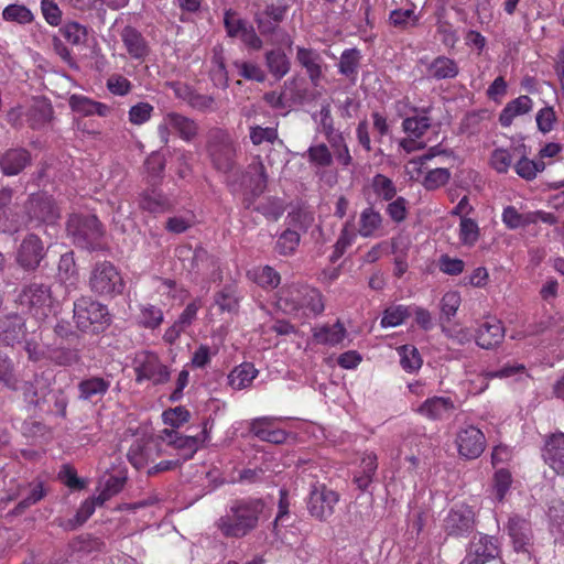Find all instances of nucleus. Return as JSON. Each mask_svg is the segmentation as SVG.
Segmentation results:
<instances>
[{
	"instance_id": "obj_3",
	"label": "nucleus",
	"mask_w": 564,
	"mask_h": 564,
	"mask_svg": "<svg viewBox=\"0 0 564 564\" xmlns=\"http://www.w3.org/2000/svg\"><path fill=\"white\" fill-rule=\"evenodd\" d=\"M73 318L79 332L91 335L104 333L112 322L108 306L90 296H80L74 302Z\"/></svg>"
},
{
	"instance_id": "obj_25",
	"label": "nucleus",
	"mask_w": 564,
	"mask_h": 564,
	"mask_svg": "<svg viewBox=\"0 0 564 564\" xmlns=\"http://www.w3.org/2000/svg\"><path fill=\"white\" fill-rule=\"evenodd\" d=\"M505 337V327L500 321L491 319L481 323L476 332V344L482 349L497 347Z\"/></svg>"
},
{
	"instance_id": "obj_15",
	"label": "nucleus",
	"mask_w": 564,
	"mask_h": 564,
	"mask_svg": "<svg viewBox=\"0 0 564 564\" xmlns=\"http://www.w3.org/2000/svg\"><path fill=\"white\" fill-rule=\"evenodd\" d=\"M207 424V422H204L200 432L191 435H183L174 430L164 431L169 444L180 452L183 462L193 458L208 438Z\"/></svg>"
},
{
	"instance_id": "obj_44",
	"label": "nucleus",
	"mask_w": 564,
	"mask_h": 564,
	"mask_svg": "<svg viewBox=\"0 0 564 564\" xmlns=\"http://www.w3.org/2000/svg\"><path fill=\"white\" fill-rule=\"evenodd\" d=\"M411 316L412 310L410 305H392L384 310L380 325L383 328L395 327L404 323Z\"/></svg>"
},
{
	"instance_id": "obj_16",
	"label": "nucleus",
	"mask_w": 564,
	"mask_h": 564,
	"mask_svg": "<svg viewBox=\"0 0 564 564\" xmlns=\"http://www.w3.org/2000/svg\"><path fill=\"white\" fill-rule=\"evenodd\" d=\"M32 163V153L24 147H11L0 151V172L4 176H18Z\"/></svg>"
},
{
	"instance_id": "obj_32",
	"label": "nucleus",
	"mask_w": 564,
	"mask_h": 564,
	"mask_svg": "<svg viewBox=\"0 0 564 564\" xmlns=\"http://www.w3.org/2000/svg\"><path fill=\"white\" fill-rule=\"evenodd\" d=\"M248 169L251 174L249 178L250 194L256 198L264 193L268 186L269 176L260 155L254 158Z\"/></svg>"
},
{
	"instance_id": "obj_17",
	"label": "nucleus",
	"mask_w": 564,
	"mask_h": 564,
	"mask_svg": "<svg viewBox=\"0 0 564 564\" xmlns=\"http://www.w3.org/2000/svg\"><path fill=\"white\" fill-rule=\"evenodd\" d=\"M291 7L289 0H276L256 13L254 20L262 35L273 34Z\"/></svg>"
},
{
	"instance_id": "obj_30",
	"label": "nucleus",
	"mask_w": 564,
	"mask_h": 564,
	"mask_svg": "<svg viewBox=\"0 0 564 564\" xmlns=\"http://www.w3.org/2000/svg\"><path fill=\"white\" fill-rule=\"evenodd\" d=\"M70 109L83 116L107 117L110 113V107L106 104L95 101L83 95H72L68 99Z\"/></svg>"
},
{
	"instance_id": "obj_64",
	"label": "nucleus",
	"mask_w": 564,
	"mask_h": 564,
	"mask_svg": "<svg viewBox=\"0 0 564 564\" xmlns=\"http://www.w3.org/2000/svg\"><path fill=\"white\" fill-rule=\"evenodd\" d=\"M549 517L552 525L564 535V501L553 500L549 507Z\"/></svg>"
},
{
	"instance_id": "obj_27",
	"label": "nucleus",
	"mask_w": 564,
	"mask_h": 564,
	"mask_svg": "<svg viewBox=\"0 0 564 564\" xmlns=\"http://www.w3.org/2000/svg\"><path fill=\"white\" fill-rule=\"evenodd\" d=\"M165 121L185 142L194 141L199 133V124L194 119L182 113L169 112L165 115Z\"/></svg>"
},
{
	"instance_id": "obj_47",
	"label": "nucleus",
	"mask_w": 564,
	"mask_h": 564,
	"mask_svg": "<svg viewBox=\"0 0 564 564\" xmlns=\"http://www.w3.org/2000/svg\"><path fill=\"white\" fill-rule=\"evenodd\" d=\"M254 210L263 215L270 221H276L284 214V202L278 197H267L254 207Z\"/></svg>"
},
{
	"instance_id": "obj_18",
	"label": "nucleus",
	"mask_w": 564,
	"mask_h": 564,
	"mask_svg": "<svg viewBox=\"0 0 564 564\" xmlns=\"http://www.w3.org/2000/svg\"><path fill=\"white\" fill-rule=\"evenodd\" d=\"M456 444L460 456L475 459L485 451L486 438L479 429L469 425L458 432Z\"/></svg>"
},
{
	"instance_id": "obj_2",
	"label": "nucleus",
	"mask_w": 564,
	"mask_h": 564,
	"mask_svg": "<svg viewBox=\"0 0 564 564\" xmlns=\"http://www.w3.org/2000/svg\"><path fill=\"white\" fill-rule=\"evenodd\" d=\"M53 386L54 377L50 372L35 373L31 380L23 383V398L29 405L39 410L46 409L48 399H53L57 414L64 417L68 404L67 397L62 389H54Z\"/></svg>"
},
{
	"instance_id": "obj_52",
	"label": "nucleus",
	"mask_w": 564,
	"mask_h": 564,
	"mask_svg": "<svg viewBox=\"0 0 564 564\" xmlns=\"http://www.w3.org/2000/svg\"><path fill=\"white\" fill-rule=\"evenodd\" d=\"M460 305V295L458 292H447L443 295L440 307H441V317L440 319L443 322H449L453 316L457 313V310Z\"/></svg>"
},
{
	"instance_id": "obj_56",
	"label": "nucleus",
	"mask_w": 564,
	"mask_h": 564,
	"mask_svg": "<svg viewBox=\"0 0 564 564\" xmlns=\"http://www.w3.org/2000/svg\"><path fill=\"white\" fill-rule=\"evenodd\" d=\"M389 20L393 26L406 29L409 25L415 26L419 22V17L411 9H395L390 12Z\"/></svg>"
},
{
	"instance_id": "obj_63",
	"label": "nucleus",
	"mask_w": 564,
	"mask_h": 564,
	"mask_svg": "<svg viewBox=\"0 0 564 564\" xmlns=\"http://www.w3.org/2000/svg\"><path fill=\"white\" fill-rule=\"evenodd\" d=\"M61 33L67 42L74 45L85 42L87 36L86 28L77 22L67 23L61 29Z\"/></svg>"
},
{
	"instance_id": "obj_62",
	"label": "nucleus",
	"mask_w": 564,
	"mask_h": 564,
	"mask_svg": "<svg viewBox=\"0 0 564 564\" xmlns=\"http://www.w3.org/2000/svg\"><path fill=\"white\" fill-rule=\"evenodd\" d=\"M408 200L399 196L395 199L389 202L386 207V214L397 224H400L406 219L408 216Z\"/></svg>"
},
{
	"instance_id": "obj_29",
	"label": "nucleus",
	"mask_w": 564,
	"mask_h": 564,
	"mask_svg": "<svg viewBox=\"0 0 564 564\" xmlns=\"http://www.w3.org/2000/svg\"><path fill=\"white\" fill-rule=\"evenodd\" d=\"M378 468L377 455L365 453L361 457L358 470L354 474L352 481L361 491H366L371 485Z\"/></svg>"
},
{
	"instance_id": "obj_37",
	"label": "nucleus",
	"mask_w": 564,
	"mask_h": 564,
	"mask_svg": "<svg viewBox=\"0 0 564 564\" xmlns=\"http://www.w3.org/2000/svg\"><path fill=\"white\" fill-rule=\"evenodd\" d=\"M153 443L150 441L135 440L127 454L128 460L137 469L143 468L152 457Z\"/></svg>"
},
{
	"instance_id": "obj_53",
	"label": "nucleus",
	"mask_w": 564,
	"mask_h": 564,
	"mask_svg": "<svg viewBox=\"0 0 564 564\" xmlns=\"http://www.w3.org/2000/svg\"><path fill=\"white\" fill-rule=\"evenodd\" d=\"M479 238V227L477 223L467 217H462L459 224V240L465 246H474Z\"/></svg>"
},
{
	"instance_id": "obj_8",
	"label": "nucleus",
	"mask_w": 564,
	"mask_h": 564,
	"mask_svg": "<svg viewBox=\"0 0 564 564\" xmlns=\"http://www.w3.org/2000/svg\"><path fill=\"white\" fill-rule=\"evenodd\" d=\"M339 495L325 484L315 482L310 489L306 500L308 513L316 520L325 522L335 511Z\"/></svg>"
},
{
	"instance_id": "obj_11",
	"label": "nucleus",
	"mask_w": 564,
	"mask_h": 564,
	"mask_svg": "<svg viewBox=\"0 0 564 564\" xmlns=\"http://www.w3.org/2000/svg\"><path fill=\"white\" fill-rule=\"evenodd\" d=\"M46 257V248L35 234H28L15 251V262L25 272H34Z\"/></svg>"
},
{
	"instance_id": "obj_20",
	"label": "nucleus",
	"mask_w": 564,
	"mask_h": 564,
	"mask_svg": "<svg viewBox=\"0 0 564 564\" xmlns=\"http://www.w3.org/2000/svg\"><path fill=\"white\" fill-rule=\"evenodd\" d=\"M544 463L557 475L564 476V433L556 432L545 436L542 447Z\"/></svg>"
},
{
	"instance_id": "obj_40",
	"label": "nucleus",
	"mask_w": 564,
	"mask_h": 564,
	"mask_svg": "<svg viewBox=\"0 0 564 564\" xmlns=\"http://www.w3.org/2000/svg\"><path fill=\"white\" fill-rule=\"evenodd\" d=\"M314 339L317 344L335 346L346 336V329L340 322L334 325H324L314 330Z\"/></svg>"
},
{
	"instance_id": "obj_14",
	"label": "nucleus",
	"mask_w": 564,
	"mask_h": 564,
	"mask_svg": "<svg viewBox=\"0 0 564 564\" xmlns=\"http://www.w3.org/2000/svg\"><path fill=\"white\" fill-rule=\"evenodd\" d=\"M28 335L25 318L10 312L0 316V347L14 348L21 345Z\"/></svg>"
},
{
	"instance_id": "obj_58",
	"label": "nucleus",
	"mask_w": 564,
	"mask_h": 564,
	"mask_svg": "<svg viewBox=\"0 0 564 564\" xmlns=\"http://www.w3.org/2000/svg\"><path fill=\"white\" fill-rule=\"evenodd\" d=\"M302 294V307L308 308L314 314H319L324 311V303L319 291L313 288H304Z\"/></svg>"
},
{
	"instance_id": "obj_38",
	"label": "nucleus",
	"mask_w": 564,
	"mask_h": 564,
	"mask_svg": "<svg viewBox=\"0 0 564 564\" xmlns=\"http://www.w3.org/2000/svg\"><path fill=\"white\" fill-rule=\"evenodd\" d=\"M48 359L61 367H70L82 359L80 350L76 347L53 346L47 349Z\"/></svg>"
},
{
	"instance_id": "obj_59",
	"label": "nucleus",
	"mask_w": 564,
	"mask_h": 564,
	"mask_svg": "<svg viewBox=\"0 0 564 564\" xmlns=\"http://www.w3.org/2000/svg\"><path fill=\"white\" fill-rule=\"evenodd\" d=\"M57 275L62 282H67L77 275V269L73 252H66L61 256L57 265Z\"/></svg>"
},
{
	"instance_id": "obj_57",
	"label": "nucleus",
	"mask_w": 564,
	"mask_h": 564,
	"mask_svg": "<svg viewBox=\"0 0 564 564\" xmlns=\"http://www.w3.org/2000/svg\"><path fill=\"white\" fill-rule=\"evenodd\" d=\"M250 141L253 145H260L263 142L274 143L278 138V129L273 127L263 128L261 126L250 127Z\"/></svg>"
},
{
	"instance_id": "obj_54",
	"label": "nucleus",
	"mask_w": 564,
	"mask_h": 564,
	"mask_svg": "<svg viewBox=\"0 0 564 564\" xmlns=\"http://www.w3.org/2000/svg\"><path fill=\"white\" fill-rule=\"evenodd\" d=\"M451 178V172L445 167H437L426 173L423 186L427 191H435L445 185Z\"/></svg>"
},
{
	"instance_id": "obj_35",
	"label": "nucleus",
	"mask_w": 564,
	"mask_h": 564,
	"mask_svg": "<svg viewBox=\"0 0 564 564\" xmlns=\"http://www.w3.org/2000/svg\"><path fill=\"white\" fill-rule=\"evenodd\" d=\"M258 370L251 362H242L234 368L228 376V383L235 390L248 388L257 377Z\"/></svg>"
},
{
	"instance_id": "obj_28",
	"label": "nucleus",
	"mask_w": 564,
	"mask_h": 564,
	"mask_svg": "<svg viewBox=\"0 0 564 564\" xmlns=\"http://www.w3.org/2000/svg\"><path fill=\"white\" fill-rule=\"evenodd\" d=\"M296 58L306 69V73L314 86L319 84L322 78V57L319 53L312 48L297 47Z\"/></svg>"
},
{
	"instance_id": "obj_24",
	"label": "nucleus",
	"mask_w": 564,
	"mask_h": 564,
	"mask_svg": "<svg viewBox=\"0 0 564 564\" xmlns=\"http://www.w3.org/2000/svg\"><path fill=\"white\" fill-rule=\"evenodd\" d=\"M456 410L454 401L448 397H433L426 399L417 412L429 420L443 421Z\"/></svg>"
},
{
	"instance_id": "obj_4",
	"label": "nucleus",
	"mask_w": 564,
	"mask_h": 564,
	"mask_svg": "<svg viewBox=\"0 0 564 564\" xmlns=\"http://www.w3.org/2000/svg\"><path fill=\"white\" fill-rule=\"evenodd\" d=\"M88 288L96 296L112 300L123 294L126 281L121 271L111 261L102 260L93 264Z\"/></svg>"
},
{
	"instance_id": "obj_61",
	"label": "nucleus",
	"mask_w": 564,
	"mask_h": 564,
	"mask_svg": "<svg viewBox=\"0 0 564 564\" xmlns=\"http://www.w3.org/2000/svg\"><path fill=\"white\" fill-rule=\"evenodd\" d=\"M2 17L7 21H14L22 24L29 23L33 19L32 12L25 6L21 4H10L6 7Z\"/></svg>"
},
{
	"instance_id": "obj_13",
	"label": "nucleus",
	"mask_w": 564,
	"mask_h": 564,
	"mask_svg": "<svg viewBox=\"0 0 564 564\" xmlns=\"http://www.w3.org/2000/svg\"><path fill=\"white\" fill-rule=\"evenodd\" d=\"M476 528V517L473 509L466 505L452 508L443 521L447 536L465 538Z\"/></svg>"
},
{
	"instance_id": "obj_22",
	"label": "nucleus",
	"mask_w": 564,
	"mask_h": 564,
	"mask_svg": "<svg viewBox=\"0 0 564 564\" xmlns=\"http://www.w3.org/2000/svg\"><path fill=\"white\" fill-rule=\"evenodd\" d=\"M111 386L110 376L99 377L89 376L80 380L77 384L78 399L96 403L101 400Z\"/></svg>"
},
{
	"instance_id": "obj_43",
	"label": "nucleus",
	"mask_w": 564,
	"mask_h": 564,
	"mask_svg": "<svg viewBox=\"0 0 564 564\" xmlns=\"http://www.w3.org/2000/svg\"><path fill=\"white\" fill-rule=\"evenodd\" d=\"M360 51L357 48L345 50L339 58L338 72L349 78L351 82L356 80L358 67L360 63Z\"/></svg>"
},
{
	"instance_id": "obj_7",
	"label": "nucleus",
	"mask_w": 564,
	"mask_h": 564,
	"mask_svg": "<svg viewBox=\"0 0 564 564\" xmlns=\"http://www.w3.org/2000/svg\"><path fill=\"white\" fill-rule=\"evenodd\" d=\"M29 224L33 227L46 225L53 227L61 217L59 209L52 196L46 193H33L24 205Z\"/></svg>"
},
{
	"instance_id": "obj_42",
	"label": "nucleus",
	"mask_w": 564,
	"mask_h": 564,
	"mask_svg": "<svg viewBox=\"0 0 564 564\" xmlns=\"http://www.w3.org/2000/svg\"><path fill=\"white\" fill-rule=\"evenodd\" d=\"M265 64L270 74L275 77V79H281L290 70V61L286 54L280 48L267 52Z\"/></svg>"
},
{
	"instance_id": "obj_49",
	"label": "nucleus",
	"mask_w": 564,
	"mask_h": 564,
	"mask_svg": "<svg viewBox=\"0 0 564 564\" xmlns=\"http://www.w3.org/2000/svg\"><path fill=\"white\" fill-rule=\"evenodd\" d=\"M300 243V234L292 229L284 230L275 242V250L281 256H291Z\"/></svg>"
},
{
	"instance_id": "obj_9",
	"label": "nucleus",
	"mask_w": 564,
	"mask_h": 564,
	"mask_svg": "<svg viewBox=\"0 0 564 564\" xmlns=\"http://www.w3.org/2000/svg\"><path fill=\"white\" fill-rule=\"evenodd\" d=\"M19 303L37 319H44L52 310L51 288L44 283H31L22 289Z\"/></svg>"
},
{
	"instance_id": "obj_39",
	"label": "nucleus",
	"mask_w": 564,
	"mask_h": 564,
	"mask_svg": "<svg viewBox=\"0 0 564 564\" xmlns=\"http://www.w3.org/2000/svg\"><path fill=\"white\" fill-rule=\"evenodd\" d=\"M25 496L19 501V503L12 509L11 513L14 516H21L30 507L41 501L46 491L44 489L42 481H35L28 484Z\"/></svg>"
},
{
	"instance_id": "obj_41",
	"label": "nucleus",
	"mask_w": 564,
	"mask_h": 564,
	"mask_svg": "<svg viewBox=\"0 0 564 564\" xmlns=\"http://www.w3.org/2000/svg\"><path fill=\"white\" fill-rule=\"evenodd\" d=\"M383 218L373 207L365 208L359 218L358 234L364 237H372L382 227Z\"/></svg>"
},
{
	"instance_id": "obj_26",
	"label": "nucleus",
	"mask_w": 564,
	"mask_h": 564,
	"mask_svg": "<svg viewBox=\"0 0 564 564\" xmlns=\"http://www.w3.org/2000/svg\"><path fill=\"white\" fill-rule=\"evenodd\" d=\"M250 433L263 442L272 444H283L288 438V433L282 429L273 426L272 417L254 419L250 423Z\"/></svg>"
},
{
	"instance_id": "obj_10",
	"label": "nucleus",
	"mask_w": 564,
	"mask_h": 564,
	"mask_svg": "<svg viewBox=\"0 0 564 564\" xmlns=\"http://www.w3.org/2000/svg\"><path fill=\"white\" fill-rule=\"evenodd\" d=\"M135 381H151L153 384H164L171 379L170 368L163 365L154 352L142 351L134 360Z\"/></svg>"
},
{
	"instance_id": "obj_19",
	"label": "nucleus",
	"mask_w": 564,
	"mask_h": 564,
	"mask_svg": "<svg viewBox=\"0 0 564 564\" xmlns=\"http://www.w3.org/2000/svg\"><path fill=\"white\" fill-rule=\"evenodd\" d=\"M507 532L514 551L529 553L533 541L531 522L520 514H512L508 519Z\"/></svg>"
},
{
	"instance_id": "obj_55",
	"label": "nucleus",
	"mask_w": 564,
	"mask_h": 564,
	"mask_svg": "<svg viewBox=\"0 0 564 564\" xmlns=\"http://www.w3.org/2000/svg\"><path fill=\"white\" fill-rule=\"evenodd\" d=\"M232 65L238 70V75L245 79L256 80L258 83H262L265 79L264 72L254 63L235 61Z\"/></svg>"
},
{
	"instance_id": "obj_45",
	"label": "nucleus",
	"mask_w": 564,
	"mask_h": 564,
	"mask_svg": "<svg viewBox=\"0 0 564 564\" xmlns=\"http://www.w3.org/2000/svg\"><path fill=\"white\" fill-rule=\"evenodd\" d=\"M371 187L376 196L384 202L392 200L397 195V186L393 181L380 173L372 177Z\"/></svg>"
},
{
	"instance_id": "obj_48",
	"label": "nucleus",
	"mask_w": 564,
	"mask_h": 564,
	"mask_svg": "<svg viewBox=\"0 0 564 564\" xmlns=\"http://www.w3.org/2000/svg\"><path fill=\"white\" fill-rule=\"evenodd\" d=\"M164 319L163 312L160 307L152 304H144L140 306L139 323L141 326L155 329Z\"/></svg>"
},
{
	"instance_id": "obj_23",
	"label": "nucleus",
	"mask_w": 564,
	"mask_h": 564,
	"mask_svg": "<svg viewBox=\"0 0 564 564\" xmlns=\"http://www.w3.org/2000/svg\"><path fill=\"white\" fill-rule=\"evenodd\" d=\"M53 106L45 97H35L28 107L24 116L29 127L33 130H40L53 120Z\"/></svg>"
},
{
	"instance_id": "obj_33",
	"label": "nucleus",
	"mask_w": 564,
	"mask_h": 564,
	"mask_svg": "<svg viewBox=\"0 0 564 564\" xmlns=\"http://www.w3.org/2000/svg\"><path fill=\"white\" fill-rule=\"evenodd\" d=\"M532 109V100L529 96L522 95L509 101L499 116L502 127H509L517 116L528 113Z\"/></svg>"
},
{
	"instance_id": "obj_5",
	"label": "nucleus",
	"mask_w": 564,
	"mask_h": 564,
	"mask_svg": "<svg viewBox=\"0 0 564 564\" xmlns=\"http://www.w3.org/2000/svg\"><path fill=\"white\" fill-rule=\"evenodd\" d=\"M206 151L216 171L223 174L232 172L236 166L237 148L226 130L219 128L209 130Z\"/></svg>"
},
{
	"instance_id": "obj_6",
	"label": "nucleus",
	"mask_w": 564,
	"mask_h": 564,
	"mask_svg": "<svg viewBox=\"0 0 564 564\" xmlns=\"http://www.w3.org/2000/svg\"><path fill=\"white\" fill-rule=\"evenodd\" d=\"M67 230L76 246L96 249L105 234L102 224L95 215L75 216L69 219Z\"/></svg>"
},
{
	"instance_id": "obj_1",
	"label": "nucleus",
	"mask_w": 564,
	"mask_h": 564,
	"mask_svg": "<svg viewBox=\"0 0 564 564\" xmlns=\"http://www.w3.org/2000/svg\"><path fill=\"white\" fill-rule=\"evenodd\" d=\"M262 498L243 497L232 499L215 527L227 539H243L254 531L264 512Z\"/></svg>"
},
{
	"instance_id": "obj_46",
	"label": "nucleus",
	"mask_w": 564,
	"mask_h": 564,
	"mask_svg": "<svg viewBox=\"0 0 564 564\" xmlns=\"http://www.w3.org/2000/svg\"><path fill=\"white\" fill-rule=\"evenodd\" d=\"M0 384L9 390L17 391L19 389V380L15 375L13 360L0 352Z\"/></svg>"
},
{
	"instance_id": "obj_12",
	"label": "nucleus",
	"mask_w": 564,
	"mask_h": 564,
	"mask_svg": "<svg viewBox=\"0 0 564 564\" xmlns=\"http://www.w3.org/2000/svg\"><path fill=\"white\" fill-rule=\"evenodd\" d=\"M500 554L497 538L479 533L474 535L468 543L466 555L462 564H486Z\"/></svg>"
},
{
	"instance_id": "obj_21",
	"label": "nucleus",
	"mask_w": 564,
	"mask_h": 564,
	"mask_svg": "<svg viewBox=\"0 0 564 564\" xmlns=\"http://www.w3.org/2000/svg\"><path fill=\"white\" fill-rule=\"evenodd\" d=\"M120 39L132 59L143 62L150 54V46L143 34L131 25L121 29Z\"/></svg>"
},
{
	"instance_id": "obj_60",
	"label": "nucleus",
	"mask_w": 564,
	"mask_h": 564,
	"mask_svg": "<svg viewBox=\"0 0 564 564\" xmlns=\"http://www.w3.org/2000/svg\"><path fill=\"white\" fill-rule=\"evenodd\" d=\"M96 502L95 500H85L79 509L77 510L74 518L69 519L67 522V528L70 530H75L78 527L83 525L95 512Z\"/></svg>"
},
{
	"instance_id": "obj_31",
	"label": "nucleus",
	"mask_w": 564,
	"mask_h": 564,
	"mask_svg": "<svg viewBox=\"0 0 564 564\" xmlns=\"http://www.w3.org/2000/svg\"><path fill=\"white\" fill-rule=\"evenodd\" d=\"M459 73L457 63L444 55L435 57L427 66L429 77L435 80L452 79Z\"/></svg>"
},
{
	"instance_id": "obj_36",
	"label": "nucleus",
	"mask_w": 564,
	"mask_h": 564,
	"mask_svg": "<svg viewBox=\"0 0 564 564\" xmlns=\"http://www.w3.org/2000/svg\"><path fill=\"white\" fill-rule=\"evenodd\" d=\"M139 205L149 213H164L171 208L170 199L158 189L144 191L140 195Z\"/></svg>"
},
{
	"instance_id": "obj_51",
	"label": "nucleus",
	"mask_w": 564,
	"mask_h": 564,
	"mask_svg": "<svg viewBox=\"0 0 564 564\" xmlns=\"http://www.w3.org/2000/svg\"><path fill=\"white\" fill-rule=\"evenodd\" d=\"M401 356V366L408 371L412 372L421 368L422 359L419 350L412 345H404L399 349Z\"/></svg>"
},
{
	"instance_id": "obj_50",
	"label": "nucleus",
	"mask_w": 564,
	"mask_h": 564,
	"mask_svg": "<svg viewBox=\"0 0 564 564\" xmlns=\"http://www.w3.org/2000/svg\"><path fill=\"white\" fill-rule=\"evenodd\" d=\"M307 158L310 163L319 167H327L333 163V155L325 143L311 145L307 149Z\"/></svg>"
},
{
	"instance_id": "obj_34",
	"label": "nucleus",
	"mask_w": 564,
	"mask_h": 564,
	"mask_svg": "<svg viewBox=\"0 0 564 564\" xmlns=\"http://www.w3.org/2000/svg\"><path fill=\"white\" fill-rule=\"evenodd\" d=\"M430 107L422 109L413 108L415 113L421 112L422 115L405 118L402 122L403 131L416 139L422 138L431 128V119L426 116L430 112Z\"/></svg>"
}]
</instances>
